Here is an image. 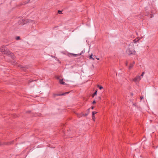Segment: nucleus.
Instances as JSON below:
<instances>
[{"label": "nucleus", "mask_w": 158, "mask_h": 158, "mask_svg": "<svg viewBox=\"0 0 158 158\" xmlns=\"http://www.w3.org/2000/svg\"><path fill=\"white\" fill-rule=\"evenodd\" d=\"M82 115L85 116V115H84V114H83V115Z\"/></svg>", "instance_id": "obj_23"}, {"label": "nucleus", "mask_w": 158, "mask_h": 158, "mask_svg": "<svg viewBox=\"0 0 158 158\" xmlns=\"http://www.w3.org/2000/svg\"><path fill=\"white\" fill-rule=\"evenodd\" d=\"M58 13H59L60 14H61L62 13L61 11L60 10H59L58 11Z\"/></svg>", "instance_id": "obj_14"}, {"label": "nucleus", "mask_w": 158, "mask_h": 158, "mask_svg": "<svg viewBox=\"0 0 158 158\" xmlns=\"http://www.w3.org/2000/svg\"><path fill=\"white\" fill-rule=\"evenodd\" d=\"M88 114H85V116H86L87 115H88Z\"/></svg>", "instance_id": "obj_17"}, {"label": "nucleus", "mask_w": 158, "mask_h": 158, "mask_svg": "<svg viewBox=\"0 0 158 158\" xmlns=\"http://www.w3.org/2000/svg\"><path fill=\"white\" fill-rule=\"evenodd\" d=\"M96 59H97L98 60H99V58H96Z\"/></svg>", "instance_id": "obj_18"}, {"label": "nucleus", "mask_w": 158, "mask_h": 158, "mask_svg": "<svg viewBox=\"0 0 158 158\" xmlns=\"http://www.w3.org/2000/svg\"><path fill=\"white\" fill-rule=\"evenodd\" d=\"M93 103H95V101H94L93 102Z\"/></svg>", "instance_id": "obj_20"}, {"label": "nucleus", "mask_w": 158, "mask_h": 158, "mask_svg": "<svg viewBox=\"0 0 158 158\" xmlns=\"http://www.w3.org/2000/svg\"><path fill=\"white\" fill-rule=\"evenodd\" d=\"M1 145V143H0V145Z\"/></svg>", "instance_id": "obj_24"}, {"label": "nucleus", "mask_w": 158, "mask_h": 158, "mask_svg": "<svg viewBox=\"0 0 158 158\" xmlns=\"http://www.w3.org/2000/svg\"><path fill=\"white\" fill-rule=\"evenodd\" d=\"M96 57V56H94V57H93V54H91L90 55V56L89 57V59H92L93 60H94V59H95V57Z\"/></svg>", "instance_id": "obj_6"}, {"label": "nucleus", "mask_w": 158, "mask_h": 158, "mask_svg": "<svg viewBox=\"0 0 158 158\" xmlns=\"http://www.w3.org/2000/svg\"><path fill=\"white\" fill-rule=\"evenodd\" d=\"M143 97H140V99H141V100H142L143 99Z\"/></svg>", "instance_id": "obj_16"}, {"label": "nucleus", "mask_w": 158, "mask_h": 158, "mask_svg": "<svg viewBox=\"0 0 158 158\" xmlns=\"http://www.w3.org/2000/svg\"><path fill=\"white\" fill-rule=\"evenodd\" d=\"M133 64H130V66L129 67V69H131L133 67Z\"/></svg>", "instance_id": "obj_8"}, {"label": "nucleus", "mask_w": 158, "mask_h": 158, "mask_svg": "<svg viewBox=\"0 0 158 158\" xmlns=\"http://www.w3.org/2000/svg\"><path fill=\"white\" fill-rule=\"evenodd\" d=\"M97 94V91H96L94 93V94H93V97H94V96L95 95H96Z\"/></svg>", "instance_id": "obj_13"}, {"label": "nucleus", "mask_w": 158, "mask_h": 158, "mask_svg": "<svg viewBox=\"0 0 158 158\" xmlns=\"http://www.w3.org/2000/svg\"><path fill=\"white\" fill-rule=\"evenodd\" d=\"M98 87L100 89H101L103 88V87L101 85H98Z\"/></svg>", "instance_id": "obj_9"}, {"label": "nucleus", "mask_w": 158, "mask_h": 158, "mask_svg": "<svg viewBox=\"0 0 158 158\" xmlns=\"http://www.w3.org/2000/svg\"><path fill=\"white\" fill-rule=\"evenodd\" d=\"M97 113L96 111H93L92 112V116L94 115Z\"/></svg>", "instance_id": "obj_10"}, {"label": "nucleus", "mask_w": 158, "mask_h": 158, "mask_svg": "<svg viewBox=\"0 0 158 158\" xmlns=\"http://www.w3.org/2000/svg\"><path fill=\"white\" fill-rule=\"evenodd\" d=\"M81 54V53L80 54H73V53H69V54L68 56H73L74 57H75L77 56H80Z\"/></svg>", "instance_id": "obj_4"}, {"label": "nucleus", "mask_w": 158, "mask_h": 158, "mask_svg": "<svg viewBox=\"0 0 158 158\" xmlns=\"http://www.w3.org/2000/svg\"><path fill=\"white\" fill-rule=\"evenodd\" d=\"M20 67H22V66L20 65Z\"/></svg>", "instance_id": "obj_22"}, {"label": "nucleus", "mask_w": 158, "mask_h": 158, "mask_svg": "<svg viewBox=\"0 0 158 158\" xmlns=\"http://www.w3.org/2000/svg\"><path fill=\"white\" fill-rule=\"evenodd\" d=\"M92 119L94 121H95V118L94 115L92 116Z\"/></svg>", "instance_id": "obj_11"}, {"label": "nucleus", "mask_w": 158, "mask_h": 158, "mask_svg": "<svg viewBox=\"0 0 158 158\" xmlns=\"http://www.w3.org/2000/svg\"><path fill=\"white\" fill-rule=\"evenodd\" d=\"M126 52L129 55H133L135 54L136 51L134 50V44L133 43H131L129 44L127 50Z\"/></svg>", "instance_id": "obj_2"}, {"label": "nucleus", "mask_w": 158, "mask_h": 158, "mask_svg": "<svg viewBox=\"0 0 158 158\" xmlns=\"http://www.w3.org/2000/svg\"><path fill=\"white\" fill-rule=\"evenodd\" d=\"M0 51L2 54H6L8 56L10 61L14 62V60L15 57L14 54L12 53H11L5 46H2L0 49Z\"/></svg>", "instance_id": "obj_1"}, {"label": "nucleus", "mask_w": 158, "mask_h": 158, "mask_svg": "<svg viewBox=\"0 0 158 158\" xmlns=\"http://www.w3.org/2000/svg\"><path fill=\"white\" fill-rule=\"evenodd\" d=\"M19 36H17L16 37V39L17 40H19Z\"/></svg>", "instance_id": "obj_15"}, {"label": "nucleus", "mask_w": 158, "mask_h": 158, "mask_svg": "<svg viewBox=\"0 0 158 158\" xmlns=\"http://www.w3.org/2000/svg\"><path fill=\"white\" fill-rule=\"evenodd\" d=\"M141 76H137L135 78L132 79V81L135 82L136 84L139 83L140 80L141 79Z\"/></svg>", "instance_id": "obj_3"}, {"label": "nucleus", "mask_w": 158, "mask_h": 158, "mask_svg": "<svg viewBox=\"0 0 158 158\" xmlns=\"http://www.w3.org/2000/svg\"><path fill=\"white\" fill-rule=\"evenodd\" d=\"M59 83L60 84H62V85H65V82L63 81L62 79H60L59 80Z\"/></svg>", "instance_id": "obj_7"}, {"label": "nucleus", "mask_w": 158, "mask_h": 158, "mask_svg": "<svg viewBox=\"0 0 158 158\" xmlns=\"http://www.w3.org/2000/svg\"><path fill=\"white\" fill-rule=\"evenodd\" d=\"M66 94H68V93H69V92H66Z\"/></svg>", "instance_id": "obj_19"}, {"label": "nucleus", "mask_w": 158, "mask_h": 158, "mask_svg": "<svg viewBox=\"0 0 158 158\" xmlns=\"http://www.w3.org/2000/svg\"><path fill=\"white\" fill-rule=\"evenodd\" d=\"M139 39L138 38H136V39H135L133 40V42L132 43H133V44H136V43L139 40Z\"/></svg>", "instance_id": "obj_5"}, {"label": "nucleus", "mask_w": 158, "mask_h": 158, "mask_svg": "<svg viewBox=\"0 0 158 158\" xmlns=\"http://www.w3.org/2000/svg\"><path fill=\"white\" fill-rule=\"evenodd\" d=\"M93 107H92V109H93Z\"/></svg>", "instance_id": "obj_21"}, {"label": "nucleus", "mask_w": 158, "mask_h": 158, "mask_svg": "<svg viewBox=\"0 0 158 158\" xmlns=\"http://www.w3.org/2000/svg\"><path fill=\"white\" fill-rule=\"evenodd\" d=\"M144 74V72H143L142 73V74H141V75L140 76H141V78L143 77Z\"/></svg>", "instance_id": "obj_12"}]
</instances>
